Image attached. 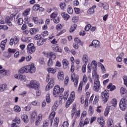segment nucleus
Wrapping results in <instances>:
<instances>
[{"instance_id":"nucleus-34","label":"nucleus","mask_w":127,"mask_h":127,"mask_svg":"<svg viewBox=\"0 0 127 127\" xmlns=\"http://www.w3.org/2000/svg\"><path fill=\"white\" fill-rule=\"evenodd\" d=\"M100 6H102L104 8V9H105L106 10H107V9H109V4L107 3H100Z\"/></svg>"},{"instance_id":"nucleus-41","label":"nucleus","mask_w":127,"mask_h":127,"mask_svg":"<svg viewBox=\"0 0 127 127\" xmlns=\"http://www.w3.org/2000/svg\"><path fill=\"white\" fill-rule=\"evenodd\" d=\"M60 7H61V9L66 8V3H65V2H61L60 3Z\"/></svg>"},{"instance_id":"nucleus-49","label":"nucleus","mask_w":127,"mask_h":127,"mask_svg":"<svg viewBox=\"0 0 127 127\" xmlns=\"http://www.w3.org/2000/svg\"><path fill=\"white\" fill-rule=\"evenodd\" d=\"M37 117V114L36 112H32L31 113V119H35V117Z\"/></svg>"},{"instance_id":"nucleus-17","label":"nucleus","mask_w":127,"mask_h":127,"mask_svg":"<svg viewBox=\"0 0 127 127\" xmlns=\"http://www.w3.org/2000/svg\"><path fill=\"white\" fill-rule=\"evenodd\" d=\"M116 111H117V108H115L112 105L107 106L105 109V112H115Z\"/></svg>"},{"instance_id":"nucleus-63","label":"nucleus","mask_w":127,"mask_h":127,"mask_svg":"<svg viewBox=\"0 0 127 127\" xmlns=\"http://www.w3.org/2000/svg\"><path fill=\"white\" fill-rule=\"evenodd\" d=\"M32 105H33V106H39L40 104L38 103L37 101H35L32 102Z\"/></svg>"},{"instance_id":"nucleus-48","label":"nucleus","mask_w":127,"mask_h":127,"mask_svg":"<svg viewBox=\"0 0 127 127\" xmlns=\"http://www.w3.org/2000/svg\"><path fill=\"white\" fill-rule=\"evenodd\" d=\"M17 23L19 25H22V24H23V19H22V18H19L18 19Z\"/></svg>"},{"instance_id":"nucleus-51","label":"nucleus","mask_w":127,"mask_h":127,"mask_svg":"<svg viewBox=\"0 0 127 127\" xmlns=\"http://www.w3.org/2000/svg\"><path fill=\"white\" fill-rule=\"evenodd\" d=\"M31 40H32L31 37H27L25 38L24 41L25 42H27V43L31 42Z\"/></svg>"},{"instance_id":"nucleus-16","label":"nucleus","mask_w":127,"mask_h":127,"mask_svg":"<svg viewBox=\"0 0 127 127\" xmlns=\"http://www.w3.org/2000/svg\"><path fill=\"white\" fill-rule=\"evenodd\" d=\"M92 44L94 48H100L101 46V43L97 40H94L92 42Z\"/></svg>"},{"instance_id":"nucleus-62","label":"nucleus","mask_w":127,"mask_h":127,"mask_svg":"<svg viewBox=\"0 0 127 127\" xmlns=\"http://www.w3.org/2000/svg\"><path fill=\"white\" fill-rule=\"evenodd\" d=\"M72 21L73 22H77L78 21V17L77 16H74L72 18Z\"/></svg>"},{"instance_id":"nucleus-12","label":"nucleus","mask_w":127,"mask_h":127,"mask_svg":"<svg viewBox=\"0 0 127 127\" xmlns=\"http://www.w3.org/2000/svg\"><path fill=\"white\" fill-rule=\"evenodd\" d=\"M53 94L55 97H58V96H59V94H60V87H59V86L58 85L55 86Z\"/></svg>"},{"instance_id":"nucleus-27","label":"nucleus","mask_w":127,"mask_h":127,"mask_svg":"<svg viewBox=\"0 0 127 127\" xmlns=\"http://www.w3.org/2000/svg\"><path fill=\"white\" fill-rule=\"evenodd\" d=\"M6 89H7V85H6V84L0 85V92H3V91H5Z\"/></svg>"},{"instance_id":"nucleus-21","label":"nucleus","mask_w":127,"mask_h":127,"mask_svg":"<svg viewBox=\"0 0 127 127\" xmlns=\"http://www.w3.org/2000/svg\"><path fill=\"white\" fill-rule=\"evenodd\" d=\"M82 61L84 64H88V61H89V57L87 55H83L82 57Z\"/></svg>"},{"instance_id":"nucleus-36","label":"nucleus","mask_w":127,"mask_h":127,"mask_svg":"<svg viewBox=\"0 0 127 127\" xmlns=\"http://www.w3.org/2000/svg\"><path fill=\"white\" fill-rule=\"evenodd\" d=\"M40 8V5L39 4H36L34 5L33 7V9L34 11H37L39 10Z\"/></svg>"},{"instance_id":"nucleus-53","label":"nucleus","mask_w":127,"mask_h":127,"mask_svg":"<svg viewBox=\"0 0 127 127\" xmlns=\"http://www.w3.org/2000/svg\"><path fill=\"white\" fill-rule=\"evenodd\" d=\"M91 27H92V25L91 24H88L85 27V31H89L90 29H91Z\"/></svg>"},{"instance_id":"nucleus-19","label":"nucleus","mask_w":127,"mask_h":127,"mask_svg":"<svg viewBox=\"0 0 127 127\" xmlns=\"http://www.w3.org/2000/svg\"><path fill=\"white\" fill-rule=\"evenodd\" d=\"M43 115L41 114H39L38 118H37L35 122L36 126H39L40 122L42 121Z\"/></svg>"},{"instance_id":"nucleus-35","label":"nucleus","mask_w":127,"mask_h":127,"mask_svg":"<svg viewBox=\"0 0 127 127\" xmlns=\"http://www.w3.org/2000/svg\"><path fill=\"white\" fill-rule=\"evenodd\" d=\"M117 105H118V101L115 98L113 99L112 100V107H114L115 108H117Z\"/></svg>"},{"instance_id":"nucleus-18","label":"nucleus","mask_w":127,"mask_h":127,"mask_svg":"<svg viewBox=\"0 0 127 127\" xmlns=\"http://www.w3.org/2000/svg\"><path fill=\"white\" fill-rule=\"evenodd\" d=\"M58 78L60 81L64 80V73L61 70H59L58 73Z\"/></svg>"},{"instance_id":"nucleus-44","label":"nucleus","mask_w":127,"mask_h":127,"mask_svg":"<svg viewBox=\"0 0 127 127\" xmlns=\"http://www.w3.org/2000/svg\"><path fill=\"white\" fill-rule=\"evenodd\" d=\"M107 124L108 127L110 126H114V122L113 121V120H112V119H108Z\"/></svg>"},{"instance_id":"nucleus-46","label":"nucleus","mask_w":127,"mask_h":127,"mask_svg":"<svg viewBox=\"0 0 127 127\" xmlns=\"http://www.w3.org/2000/svg\"><path fill=\"white\" fill-rule=\"evenodd\" d=\"M14 112H20V111H21V109L19 106L16 105L14 107Z\"/></svg>"},{"instance_id":"nucleus-40","label":"nucleus","mask_w":127,"mask_h":127,"mask_svg":"<svg viewBox=\"0 0 127 127\" xmlns=\"http://www.w3.org/2000/svg\"><path fill=\"white\" fill-rule=\"evenodd\" d=\"M76 28H77V25L74 24L71 26V28L69 29V32H73V31H75Z\"/></svg>"},{"instance_id":"nucleus-10","label":"nucleus","mask_w":127,"mask_h":127,"mask_svg":"<svg viewBox=\"0 0 127 127\" xmlns=\"http://www.w3.org/2000/svg\"><path fill=\"white\" fill-rule=\"evenodd\" d=\"M27 50L28 53H30V54H32V53L35 52L36 48H35V46H34V44H33V43H30L28 45Z\"/></svg>"},{"instance_id":"nucleus-5","label":"nucleus","mask_w":127,"mask_h":127,"mask_svg":"<svg viewBox=\"0 0 127 127\" xmlns=\"http://www.w3.org/2000/svg\"><path fill=\"white\" fill-rule=\"evenodd\" d=\"M109 97H110V94L108 90L103 91L101 94V98L105 103L109 100Z\"/></svg>"},{"instance_id":"nucleus-28","label":"nucleus","mask_w":127,"mask_h":127,"mask_svg":"<svg viewBox=\"0 0 127 127\" xmlns=\"http://www.w3.org/2000/svg\"><path fill=\"white\" fill-rule=\"evenodd\" d=\"M5 21L7 23L9 26H12V23L10 21V17L6 16L5 18Z\"/></svg>"},{"instance_id":"nucleus-15","label":"nucleus","mask_w":127,"mask_h":127,"mask_svg":"<svg viewBox=\"0 0 127 127\" xmlns=\"http://www.w3.org/2000/svg\"><path fill=\"white\" fill-rule=\"evenodd\" d=\"M90 92H87L86 93L85 96H86V99L85 100V104H84V108L85 109H87V107H88L89 105V98L90 97Z\"/></svg>"},{"instance_id":"nucleus-23","label":"nucleus","mask_w":127,"mask_h":127,"mask_svg":"<svg viewBox=\"0 0 127 127\" xmlns=\"http://www.w3.org/2000/svg\"><path fill=\"white\" fill-rule=\"evenodd\" d=\"M19 73L21 74H24V73H28V71L27 69V66H26L24 67H22L19 70Z\"/></svg>"},{"instance_id":"nucleus-1","label":"nucleus","mask_w":127,"mask_h":127,"mask_svg":"<svg viewBox=\"0 0 127 127\" xmlns=\"http://www.w3.org/2000/svg\"><path fill=\"white\" fill-rule=\"evenodd\" d=\"M91 65H94V67L92 69V77H94L93 89L95 92H99L101 87V83H100V80H99V75L97 73V62H96V61H93L92 62Z\"/></svg>"},{"instance_id":"nucleus-3","label":"nucleus","mask_w":127,"mask_h":127,"mask_svg":"<svg viewBox=\"0 0 127 127\" xmlns=\"http://www.w3.org/2000/svg\"><path fill=\"white\" fill-rule=\"evenodd\" d=\"M55 112H51L49 117V120H45L44 121L43 127H48L49 123L51 124V126H52V123H53V120H54V118L55 117Z\"/></svg>"},{"instance_id":"nucleus-43","label":"nucleus","mask_w":127,"mask_h":127,"mask_svg":"<svg viewBox=\"0 0 127 127\" xmlns=\"http://www.w3.org/2000/svg\"><path fill=\"white\" fill-rule=\"evenodd\" d=\"M68 96H69V94H68V92H64L63 96L64 100L67 101Z\"/></svg>"},{"instance_id":"nucleus-59","label":"nucleus","mask_w":127,"mask_h":127,"mask_svg":"<svg viewBox=\"0 0 127 127\" xmlns=\"http://www.w3.org/2000/svg\"><path fill=\"white\" fill-rule=\"evenodd\" d=\"M8 51L9 53H12L13 54L14 53H15V51H16V50L15 49H11L10 48H9L8 49Z\"/></svg>"},{"instance_id":"nucleus-11","label":"nucleus","mask_w":127,"mask_h":127,"mask_svg":"<svg viewBox=\"0 0 127 127\" xmlns=\"http://www.w3.org/2000/svg\"><path fill=\"white\" fill-rule=\"evenodd\" d=\"M27 69L28 70V73L29 72L30 74H33L35 72V66L34 64H32L31 65H27Z\"/></svg>"},{"instance_id":"nucleus-58","label":"nucleus","mask_w":127,"mask_h":127,"mask_svg":"<svg viewBox=\"0 0 127 127\" xmlns=\"http://www.w3.org/2000/svg\"><path fill=\"white\" fill-rule=\"evenodd\" d=\"M90 122V119H86L84 121V123L83 124V127H84V126H85V125H88V124H89V123Z\"/></svg>"},{"instance_id":"nucleus-45","label":"nucleus","mask_w":127,"mask_h":127,"mask_svg":"<svg viewBox=\"0 0 127 127\" xmlns=\"http://www.w3.org/2000/svg\"><path fill=\"white\" fill-rule=\"evenodd\" d=\"M30 10L31 9L30 8L26 9L23 13V15H24V16H27V15H28Z\"/></svg>"},{"instance_id":"nucleus-57","label":"nucleus","mask_w":127,"mask_h":127,"mask_svg":"<svg viewBox=\"0 0 127 127\" xmlns=\"http://www.w3.org/2000/svg\"><path fill=\"white\" fill-rule=\"evenodd\" d=\"M25 79V75H20L19 77V80H21V81H23Z\"/></svg>"},{"instance_id":"nucleus-8","label":"nucleus","mask_w":127,"mask_h":127,"mask_svg":"<svg viewBox=\"0 0 127 127\" xmlns=\"http://www.w3.org/2000/svg\"><path fill=\"white\" fill-rule=\"evenodd\" d=\"M30 87L35 90H39L40 88V84L36 80H32L30 82Z\"/></svg>"},{"instance_id":"nucleus-24","label":"nucleus","mask_w":127,"mask_h":127,"mask_svg":"<svg viewBox=\"0 0 127 127\" xmlns=\"http://www.w3.org/2000/svg\"><path fill=\"white\" fill-rule=\"evenodd\" d=\"M21 119L22 121L25 123V124H27L28 122H29V119H28V117L27 115L24 114L23 116L21 117Z\"/></svg>"},{"instance_id":"nucleus-64","label":"nucleus","mask_w":127,"mask_h":127,"mask_svg":"<svg viewBox=\"0 0 127 127\" xmlns=\"http://www.w3.org/2000/svg\"><path fill=\"white\" fill-rule=\"evenodd\" d=\"M56 28L57 30H60L62 28V26L60 24H58Z\"/></svg>"},{"instance_id":"nucleus-55","label":"nucleus","mask_w":127,"mask_h":127,"mask_svg":"<svg viewBox=\"0 0 127 127\" xmlns=\"http://www.w3.org/2000/svg\"><path fill=\"white\" fill-rule=\"evenodd\" d=\"M55 23H59L60 22V18L59 17L54 18Z\"/></svg>"},{"instance_id":"nucleus-52","label":"nucleus","mask_w":127,"mask_h":127,"mask_svg":"<svg viewBox=\"0 0 127 127\" xmlns=\"http://www.w3.org/2000/svg\"><path fill=\"white\" fill-rule=\"evenodd\" d=\"M32 20H33L34 23L37 24L38 23V18L37 17H33Z\"/></svg>"},{"instance_id":"nucleus-31","label":"nucleus","mask_w":127,"mask_h":127,"mask_svg":"<svg viewBox=\"0 0 127 127\" xmlns=\"http://www.w3.org/2000/svg\"><path fill=\"white\" fill-rule=\"evenodd\" d=\"M62 16L64 18L65 20H68L70 17V15L65 12L62 13Z\"/></svg>"},{"instance_id":"nucleus-9","label":"nucleus","mask_w":127,"mask_h":127,"mask_svg":"<svg viewBox=\"0 0 127 127\" xmlns=\"http://www.w3.org/2000/svg\"><path fill=\"white\" fill-rule=\"evenodd\" d=\"M71 80L74 82V87L78 86V83H79V77L76 76V73H72L71 75Z\"/></svg>"},{"instance_id":"nucleus-2","label":"nucleus","mask_w":127,"mask_h":127,"mask_svg":"<svg viewBox=\"0 0 127 127\" xmlns=\"http://www.w3.org/2000/svg\"><path fill=\"white\" fill-rule=\"evenodd\" d=\"M44 54L48 58H50L48 62V65L50 67L53 66V61H52L53 58L54 60L56 58V55L52 52L44 53Z\"/></svg>"},{"instance_id":"nucleus-26","label":"nucleus","mask_w":127,"mask_h":127,"mask_svg":"<svg viewBox=\"0 0 127 127\" xmlns=\"http://www.w3.org/2000/svg\"><path fill=\"white\" fill-rule=\"evenodd\" d=\"M6 40H4L1 42L0 44V47L1 48L2 50H4L5 49V45L6 44Z\"/></svg>"},{"instance_id":"nucleus-22","label":"nucleus","mask_w":127,"mask_h":127,"mask_svg":"<svg viewBox=\"0 0 127 127\" xmlns=\"http://www.w3.org/2000/svg\"><path fill=\"white\" fill-rule=\"evenodd\" d=\"M97 122L99 123V125L101 126V127H104L105 126V120H104V119L103 118H98L97 119Z\"/></svg>"},{"instance_id":"nucleus-38","label":"nucleus","mask_w":127,"mask_h":127,"mask_svg":"<svg viewBox=\"0 0 127 127\" xmlns=\"http://www.w3.org/2000/svg\"><path fill=\"white\" fill-rule=\"evenodd\" d=\"M57 15H58V13L57 12H54L51 14L50 15V17L51 18H56L57 17Z\"/></svg>"},{"instance_id":"nucleus-32","label":"nucleus","mask_w":127,"mask_h":127,"mask_svg":"<svg viewBox=\"0 0 127 127\" xmlns=\"http://www.w3.org/2000/svg\"><path fill=\"white\" fill-rule=\"evenodd\" d=\"M107 88L110 91H114V90H116V86L113 85V83H110L107 86Z\"/></svg>"},{"instance_id":"nucleus-6","label":"nucleus","mask_w":127,"mask_h":127,"mask_svg":"<svg viewBox=\"0 0 127 127\" xmlns=\"http://www.w3.org/2000/svg\"><path fill=\"white\" fill-rule=\"evenodd\" d=\"M75 99V92L72 91L70 94V97L68 98V100L65 104L66 108H69V106L73 103L74 100Z\"/></svg>"},{"instance_id":"nucleus-42","label":"nucleus","mask_w":127,"mask_h":127,"mask_svg":"<svg viewBox=\"0 0 127 127\" xmlns=\"http://www.w3.org/2000/svg\"><path fill=\"white\" fill-rule=\"evenodd\" d=\"M46 102L48 104H50L51 103V99H50V95L47 94L46 97Z\"/></svg>"},{"instance_id":"nucleus-60","label":"nucleus","mask_w":127,"mask_h":127,"mask_svg":"<svg viewBox=\"0 0 127 127\" xmlns=\"http://www.w3.org/2000/svg\"><path fill=\"white\" fill-rule=\"evenodd\" d=\"M64 82V85L67 86V85H68V83H69V77H65Z\"/></svg>"},{"instance_id":"nucleus-39","label":"nucleus","mask_w":127,"mask_h":127,"mask_svg":"<svg viewBox=\"0 0 127 127\" xmlns=\"http://www.w3.org/2000/svg\"><path fill=\"white\" fill-rule=\"evenodd\" d=\"M47 70L49 73H52V74H54V73L56 72V69H54L51 67L47 68Z\"/></svg>"},{"instance_id":"nucleus-20","label":"nucleus","mask_w":127,"mask_h":127,"mask_svg":"<svg viewBox=\"0 0 127 127\" xmlns=\"http://www.w3.org/2000/svg\"><path fill=\"white\" fill-rule=\"evenodd\" d=\"M63 65L64 69H67L69 66V62L66 59H64L63 60Z\"/></svg>"},{"instance_id":"nucleus-14","label":"nucleus","mask_w":127,"mask_h":127,"mask_svg":"<svg viewBox=\"0 0 127 127\" xmlns=\"http://www.w3.org/2000/svg\"><path fill=\"white\" fill-rule=\"evenodd\" d=\"M17 43H18V38L17 37H14L13 38H11L10 40L9 44L11 46L13 45V44H14V45H16Z\"/></svg>"},{"instance_id":"nucleus-47","label":"nucleus","mask_w":127,"mask_h":127,"mask_svg":"<svg viewBox=\"0 0 127 127\" xmlns=\"http://www.w3.org/2000/svg\"><path fill=\"white\" fill-rule=\"evenodd\" d=\"M12 122H15L16 124L19 125V124H20V119H19L18 117H15V119H14Z\"/></svg>"},{"instance_id":"nucleus-13","label":"nucleus","mask_w":127,"mask_h":127,"mask_svg":"<svg viewBox=\"0 0 127 127\" xmlns=\"http://www.w3.org/2000/svg\"><path fill=\"white\" fill-rule=\"evenodd\" d=\"M120 93L123 98H127V90L126 88L122 87L120 89Z\"/></svg>"},{"instance_id":"nucleus-4","label":"nucleus","mask_w":127,"mask_h":127,"mask_svg":"<svg viewBox=\"0 0 127 127\" xmlns=\"http://www.w3.org/2000/svg\"><path fill=\"white\" fill-rule=\"evenodd\" d=\"M50 76H49V74H48V77H47V79L46 80V82H50L48 84L46 87V91H49L50 89H51L52 87L54 86V84H55V82H54V80L51 78H50Z\"/></svg>"},{"instance_id":"nucleus-56","label":"nucleus","mask_w":127,"mask_h":127,"mask_svg":"<svg viewBox=\"0 0 127 127\" xmlns=\"http://www.w3.org/2000/svg\"><path fill=\"white\" fill-rule=\"evenodd\" d=\"M0 29H1V28H3L4 30H7L8 29V27L6 25H0Z\"/></svg>"},{"instance_id":"nucleus-37","label":"nucleus","mask_w":127,"mask_h":127,"mask_svg":"<svg viewBox=\"0 0 127 127\" xmlns=\"http://www.w3.org/2000/svg\"><path fill=\"white\" fill-rule=\"evenodd\" d=\"M59 123V119L56 118L55 119L54 123V127H58V124Z\"/></svg>"},{"instance_id":"nucleus-54","label":"nucleus","mask_w":127,"mask_h":127,"mask_svg":"<svg viewBox=\"0 0 127 127\" xmlns=\"http://www.w3.org/2000/svg\"><path fill=\"white\" fill-rule=\"evenodd\" d=\"M87 68L88 69V73H89V74H90V73H91V71L92 70V64H88Z\"/></svg>"},{"instance_id":"nucleus-29","label":"nucleus","mask_w":127,"mask_h":127,"mask_svg":"<svg viewBox=\"0 0 127 127\" xmlns=\"http://www.w3.org/2000/svg\"><path fill=\"white\" fill-rule=\"evenodd\" d=\"M39 31V30L38 28H31L30 29V33L31 34V35H33V34H35L36 32H38Z\"/></svg>"},{"instance_id":"nucleus-61","label":"nucleus","mask_w":127,"mask_h":127,"mask_svg":"<svg viewBox=\"0 0 127 127\" xmlns=\"http://www.w3.org/2000/svg\"><path fill=\"white\" fill-rule=\"evenodd\" d=\"M86 67H87V64H84L82 67V71L83 73H85L86 72Z\"/></svg>"},{"instance_id":"nucleus-7","label":"nucleus","mask_w":127,"mask_h":127,"mask_svg":"<svg viewBox=\"0 0 127 127\" xmlns=\"http://www.w3.org/2000/svg\"><path fill=\"white\" fill-rule=\"evenodd\" d=\"M119 106L122 111H125L126 109H127V100L126 98L123 97L122 99H121V100H120Z\"/></svg>"},{"instance_id":"nucleus-30","label":"nucleus","mask_w":127,"mask_h":127,"mask_svg":"<svg viewBox=\"0 0 127 127\" xmlns=\"http://www.w3.org/2000/svg\"><path fill=\"white\" fill-rule=\"evenodd\" d=\"M95 8H96V6H92L88 10L87 13L88 14H93V13H95Z\"/></svg>"},{"instance_id":"nucleus-25","label":"nucleus","mask_w":127,"mask_h":127,"mask_svg":"<svg viewBox=\"0 0 127 127\" xmlns=\"http://www.w3.org/2000/svg\"><path fill=\"white\" fill-rule=\"evenodd\" d=\"M46 39H40L37 41V44L38 46H41V45H43L45 42H46Z\"/></svg>"},{"instance_id":"nucleus-33","label":"nucleus","mask_w":127,"mask_h":127,"mask_svg":"<svg viewBox=\"0 0 127 127\" xmlns=\"http://www.w3.org/2000/svg\"><path fill=\"white\" fill-rule=\"evenodd\" d=\"M99 99L100 97L98 95H96L93 100V105H97V104H98V103L99 102Z\"/></svg>"},{"instance_id":"nucleus-50","label":"nucleus","mask_w":127,"mask_h":127,"mask_svg":"<svg viewBox=\"0 0 127 127\" xmlns=\"http://www.w3.org/2000/svg\"><path fill=\"white\" fill-rule=\"evenodd\" d=\"M67 12L69 14H72V13H73V8H72V7H68L67 8Z\"/></svg>"}]
</instances>
